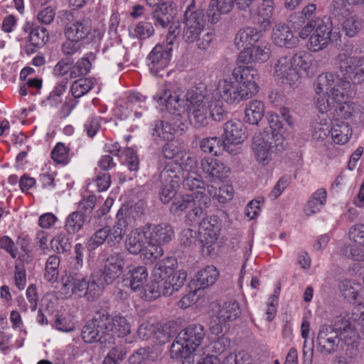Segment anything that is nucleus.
Masks as SVG:
<instances>
[{
	"label": "nucleus",
	"mask_w": 364,
	"mask_h": 364,
	"mask_svg": "<svg viewBox=\"0 0 364 364\" xmlns=\"http://www.w3.org/2000/svg\"><path fill=\"white\" fill-rule=\"evenodd\" d=\"M251 97L230 77L220 79L217 85L194 87L186 92L183 99L177 92L166 86L153 96L159 106H165L168 112L186 114L189 123L199 129L207 126L210 120L220 121L225 114L223 102L237 105Z\"/></svg>",
	"instance_id": "nucleus-1"
},
{
	"label": "nucleus",
	"mask_w": 364,
	"mask_h": 364,
	"mask_svg": "<svg viewBox=\"0 0 364 364\" xmlns=\"http://www.w3.org/2000/svg\"><path fill=\"white\" fill-rule=\"evenodd\" d=\"M124 265V254L114 253L107 259L102 272H93L89 277L66 273L60 278V293L64 298L75 295L85 296L89 301L94 300L102 294L105 284H112L121 275Z\"/></svg>",
	"instance_id": "nucleus-2"
},
{
	"label": "nucleus",
	"mask_w": 364,
	"mask_h": 364,
	"mask_svg": "<svg viewBox=\"0 0 364 364\" xmlns=\"http://www.w3.org/2000/svg\"><path fill=\"white\" fill-rule=\"evenodd\" d=\"M176 264L175 258L167 257L154 267L144 290V299L151 301L162 295L171 296L183 286L187 273L183 269L174 272Z\"/></svg>",
	"instance_id": "nucleus-3"
},
{
	"label": "nucleus",
	"mask_w": 364,
	"mask_h": 364,
	"mask_svg": "<svg viewBox=\"0 0 364 364\" xmlns=\"http://www.w3.org/2000/svg\"><path fill=\"white\" fill-rule=\"evenodd\" d=\"M314 102L322 114L333 110L337 103H341L347 96L353 95L349 81L341 78L333 73L319 75L314 83Z\"/></svg>",
	"instance_id": "nucleus-4"
},
{
	"label": "nucleus",
	"mask_w": 364,
	"mask_h": 364,
	"mask_svg": "<svg viewBox=\"0 0 364 364\" xmlns=\"http://www.w3.org/2000/svg\"><path fill=\"white\" fill-rule=\"evenodd\" d=\"M287 146V142L281 133L264 131L255 135L252 150L259 163L267 164L272 160V154L284 151Z\"/></svg>",
	"instance_id": "nucleus-5"
},
{
	"label": "nucleus",
	"mask_w": 364,
	"mask_h": 364,
	"mask_svg": "<svg viewBox=\"0 0 364 364\" xmlns=\"http://www.w3.org/2000/svg\"><path fill=\"white\" fill-rule=\"evenodd\" d=\"M210 199L202 191L191 193L176 198L171 206L173 213H182L187 208H191L186 215L187 220L196 223L204 215V209L210 204Z\"/></svg>",
	"instance_id": "nucleus-6"
},
{
	"label": "nucleus",
	"mask_w": 364,
	"mask_h": 364,
	"mask_svg": "<svg viewBox=\"0 0 364 364\" xmlns=\"http://www.w3.org/2000/svg\"><path fill=\"white\" fill-rule=\"evenodd\" d=\"M274 81L284 86L294 88L301 82V74L296 71L291 55L279 57L273 65Z\"/></svg>",
	"instance_id": "nucleus-7"
},
{
	"label": "nucleus",
	"mask_w": 364,
	"mask_h": 364,
	"mask_svg": "<svg viewBox=\"0 0 364 364\" xmlns=\"http://www.w3.org/2000/svg\"><path fill=\"white\" fill-rule=\"evenodd\" d=\"M205 337L204 328L200 324H191L183 329L176 336L171 345L173 353H180V350H196Z\"/></svg>",
	"instance_id": "nucleus-8"
},
{
	"label": "nucleus",
	"mask_w": 364,
	"mask_h": 364,
	"mask_svg": "<svg viewBox=\"0 0 364 364\" xmlns=\"http://www.w3.org/2000/svg\"><path fill=\"white\" fill-rule=\"evenodd\" d=\"M231 77L251 97L258 91L257 80L258 78L257 70L252 66L237 65L232 72Z\"/></svg>",
	"instance_id": "nucleus-9"
},
{
	"label": "nucleus",
	"mask_w": 364,
	"mask_h": 364,
	"mask_svg": "<svg viewBox=\"0 0 364 364\" xmlns=\"http://www.w3.org/2000/svg\"><path fill=\"white\" fill-rule=\"evenodd\" d=\"M340 69L344 79L355 82L364 81V55L358 58L355 56L348 55L346 53L338 55Z\"/></svg>",
	"instance_id": "nucleus-10"
},
{
	"label": "nucleus",
	"mask_w": 364,
	"mask_h": 364,
	"mask_svg": "<svg viewBox=\"0 0 364 364\" xmlns=\"http://www.w3.org/2000/svg\"><path fill=\"white\" fill-rule=\"evenodd\" d=\"M172 48L168 44H157L147 56V66L150 73L155 76H162L171 58Z\"/></svg>",
	"instance_id": "nucleus-11"
},
{
	"label": "nucleus",
	"mask_w": 364,
	"mask_h": 364,
	"mask_svg": "<svg viewBox=\"0 0 364 364\" xmlns=\"http://www.w3.org/2000/svg\"><path fill=\"white\" fill-rule=\"evenodd\" d=\"M109 323V315L105 313H97L93 318L88 321L83 326L81 336L85 343H92L96 341L100 343V339L106 334L105 325Z\"/></svg>",
	"instance_id": "nucleus-12"
},
{
	"label": "nucleus",
	"mask_w": 364,
	"mask_h": 364,
	"mask_svg": "<svg viewBox=\"0 0 364 364\" xmlns=\"http://www.w3.org/2000/svg\"><path fill=\"white\" fill-rule=\"evenodd\" d=\"M149 272L144 266H130L122 277V282L125 287L134 292H139L144 299V290L148 283Z\"/></svg>",
	"instance_id": "nucleus-13"
},
{
	"label": "nucleus",
	"mask_w": 364,
	"mask_h": 364,
	"mask_svg": "<svg viewBox=\"0 0 364 364\" xmlns=\"http://www.w3.org/2000/svg\"><path fill=\"white\" fill-rule=\"evenodd\" d=\"M318 350L325 355L336 352L339 346L338 333L332 326L323 325L316 338Z\"/></svg>",
	"instance_id": "nucleus-14"
},
{
	"label": "nucleus",
	"mask_w": 364,
	"mask_h": 364,
	"mask_svg": "<svg viewBox=\"0 0 364 364\" xmlns=\"http://www.w3.org/2000/svg\"><path fill=\"white\" fill-rule=\"evenodd\" d=\"M223 129V149L229 153H232L233 150L230 146L242 144L247 138L243 125L239 120H230L224 124Z\"/></svg>",
	"instance_id": "nucleus-15"
},
{
	"label": "nucleus",
	"mask_w": 364,
	"mask_h": 364,
	"mask_svg": "<svg viewBox=\"0 0 364 364\" xmlns=\"http://www.w3.org/2000/svg\"><path fill=\"white\" fill-rule=\"evenodd\" d=\"M332 31L331 23L318 21L314 32L311 34L308 42V48L312 52H318L324 49L328 44Z\"/></svg>",
	"instance_id": "nucleus-16"
},
{
	"label": "nucleus",
	"mask_w": 364,
	"mask_h": 364,
	"mask_svg": "<svg viewBox=\"0 0 364 364\" xmlns=\"http://www.w3.org/2000/svg\"><path fill=\"white\" fill-rule=\"evenodd\" d=\"M271 57L270 46L265 42L255 44L249 48L241 51L237 60L243 64L262 63Z\"/></svg>",
	"instance_id": "nucleus-17"
},
{
	"label": "nucleus",
	"mask_w": 364,
	"mask_h": 364,
	"mask_svg": "<svg viewBox=\"0 0 364 364\" xmlns=\"http://www.w3.org/2000/svg\"><path fill=\"white\" fill-rule=\"evenodd\" d=\"M350 96L344 98L341 103H337L333 109V120L349 122V124H353L359 122L361 119L362 112L358 105L354 102L348 101Z\"/></svg>",
	"instance_id": "nucleus-18"
},
{
	"label": "nucleus",
	"mask_w": 364,
	"mask_h": 364,
	"mask_svg": "<svg viewBox=\"0 0 364 364\" xmlns=\"http://www.w3.org/2000/svg\"><path fill=\"white\" fill-rule=\"evenodd\" d=\"M144 228L146 234V241L150 244L162 245L170 242L174 236L172 227L166 223L148 224L144 226Z\"/></svg>",
	"instance_id": "nucleus-19"
},
{
	"label": "nucleus",
	"mask_w": 364,
	"mask_h": 364,
	"mask_svg": "<svg viewBox=\"0 0 364 364\" xmlns=\"http://www.w3.org/2000/svg\"><path fill=\"white\" fill-rule=\"evenodd\" d=\"M200 167L210 181L215 183L228 178L230 173V169L224 163L210 157L200 161Z\"/></svg>",
	"instance_id": "nucleus-20"
},
{
	"label": "nucleus",
	"mask_w": 364,
	"mask_h": 364,
	"mask_svg": "<svg viewBox=\"0 0 364 364\" xmlns=\"http://www.w3.org/2000/svg\"><path fill=\"white\" fill-rule=\"evenodd\" d=\"M272 43L280 48H294L299 45V39L295 36L290 28L283 23L276 24L272 31Z\"/></svg>",
	"instance_id": "nucleus-21"
},
{
	"label": "nucleus",
	"mask_w": 364,
	"mask_h": 364,
	"mask_svg": "<svg viewBox=\"0 0 364 364\" xmlns=\"http://www.w3.org/2000/svg\"><path fill=\"white\" fill-rule=\"evenodd\" d=\"M220 221L216 215L204 218L200 223L198 233L200 240L204 245H210L214 243L220 233Z\"/></svg>",
	"instance_id": "nucleus-22"
},
{
	"label": "nucleus",
	"mask_w": 364,
	"mask_h": 364,
	"mask_svg": "<svg viewBox=\"0 0 364 364\" xmlns=\"http://www.w3.org/2000/svg\"><path fill=\"white\" fill-rule=\"evenodd\" d=\"M100 344L108 352L104 357L102 364H120L125 358L127 352L119 346L115 344V339L112 334H106L100 339Z\"/></svg>",
	"instance_id": "nucleus-23"
},
{
	"label": "nucleus",
	"mask_w": 364,
	"mask_h": 364,
	"mask_svg": "<svg viewBox=\"0 0 364 364\" xmlns=\"http://www.w3.org/2000/svg\"><path fill=\"white\" fill-rule=\"evenodd\" d=\"M262 3L255 10L251 11L252 16L257 21L262 31H267L272 23L274 9V0H261Z\"/></svg>",
	"instance_id": "nucleus-24"
},
{
	"label": "nucleus",
	"mask_w": 364,
	"mask_h": 364,
	"mask_svg": "<svg viewBox=\"0 0 364 364\" xmlns=\"http://www.w3.org/2000/svg\"><path fill=\"white\" fill-rule=\"evenodd\" d=\"M190 21L188 26H184L183 37L188 43H196L200 49H206L213 40L212 32H203L193 27Z\"/></svg>",
	"instance_id": "nucleus-25"
},
{
	"label": "nucleus",
	"mask_w": 364,
	"mask_h": 364,
	"mask_svg": "<svg viewBox=\"0 0 364 364\" xmlns=\"http://www.w3.org/2000/svg\"><path fill=\"white\" fill-rule=\"evenodd\" d=\"M129 218H128L124 213L122 209H119L117 214V221L114 225L112 227H109L108 232V244L110 246L119 244L122 240L124 235Z\"/></svg>",
	"instance_id": "nucleus-26"
},
{
	"label": "nucleus",
	"mask_w": 364,
	"mask_h": 364,
	"mask_svg": "<svg viewBox=\"0 0 364 364\" xmlns=\"http://www.w3.org/2000/svg\"><path fill=\"white\" fill-rule=\"evenodd\" d=\"M177 7L173 2H164L159 4L153 12L155 23L166 27L176 16Z\"/></svg>",
	"instance_id": "nucleus-27"
},
{
	"label": "nucleus",
	"mask_w": 364,
	"mask_h": 364,
	"mask_svg": "<svg viewBox=\"0 0 364 364\" xmlns=\"http://www.w3.org/2000/svg\"><path fill=\"white\" fill-rule=\"evenodd\" d=\"M225 323L219 322L214 318L210 323L209 338L213 342V348L215 352H222L228 344V339L223 335V328Z\"/></svg>",
	"instance_id": "nucleus-28"
},
{
	"label": "nucleus",
	"mask_w": 364,
	"mask_h": 364,
	"mask_svg": "<svg viewBox=\"0 0 364 364\" xmlns=\"http://www.w3.org/2000/svg\"><path fill=\"white\" fill-rule=\"evenodd\" d=\"M262 35L259 31L252 27H246L240 29L236 34L234 43L237 49L245 50L255 45Z\"/></svg>",
	"instance_id": "nucleus-29"
},
{
	"label": "nucleus",
	"mask_w": 364,
	"mask_h": 364,
	"mask_svg": "<svg viewBox=\"0 0 364 364\" xmlns=\"http://www.w3.org/2000/svg\"><path fill=\"white\" fill-rule=\"evenodd\" d=\"M352 128L349 122L333 120L331 125V137L337 144H346L352 136Z\"/></svg>",
	"instance_id": "nucleus-30"
},
{
	"label": "nucleus",
	"mask_w": 364,
	"mask_h": 364,
	"mask_svg": "<svg viewBox=\"0 0 364 364\" xmlns=\"http://www.w3.org/2000/svg\"><path fill=\"white\" fill-rule=\"evenodd\" d=\"M219 272L217 268L213 265H209L198 272L192 283L196 289H205L213 285L217 280Z\"/></svg>",
	"instance_id": "nucleus-31"
},
{
	"label": "nucleus",
	"mask_w": 364,
	"mask_h": 364,
	"mask_svg": "<svg viewBox=\"0 0 364 364\" xmlns=\"http://www.w3.org/2000/svg\"><path fill=\"white\" fill-rule=\"evenodd\" d=\"M105 326L106 332L112 331L119 338L128 336L132 331L131 324L122 315H116L112 318L109 316V323Z\"/></svg>",
	"instance_id": "nucleus-32"
},
{
	"label": "nucleus",
	"mask_w": 364,
	"mask_h": 364,
	"mask_svg": "<svg viewBox=\"0 0 364 364\" xmlns=\"http://www.w3.org/2000/svg\"><path fill=\"white\" fill-rule=\"evenodd\" d=\"M327 199V192L325 188H318L314 191L308 200L305 207L304 213L307 216L320 212L324 207Z\"/></svg>",
	"instance_id": "nucleus-33"
},
{
	"label": "nucleus",
	"mask_w": 364,
	"mask_h": 364,
	"mask_svg": "<svg viewBox=\"0 0 364 364\" xmlns=\"http://www.w3.org/2000/svg\"><path fill=\"white\" fill-rule=\"evenodd\" d=\"M145 228L141 231L135 229L130 232L125 240L126 249L132 255H137L143 250L146 241Z\"/></svg>",
	"instance_id": "nucleus-34"
},
{
	"label": "nucleus",
	"mask_w": 364,
	"mask_h": 364,
	"mask_svg": "<svg viewBox=\"0 0 364 364\" xmlns=\"http://www.w3.org/2000/svg\"><path fill=\"white\" fill-rule=\"evenodd\" d=\"M235 0H211L210 1L208 16L211 23L218 21L221 14L229 13L234 6Z\"/></svg>",
	"instance_id": "nucleus-35"
},
{
	"label": "nucleus",
	"mask_w": 364,
	"mask_h": 364,
	"mask_svg": "<svg viewBox=\"0 0 364 364\" xmlns=\"http://www.w3.org/2000/svg\"><path fill=\"white\" fill-rule=\"evenodd\" d=\"M194 3L191 4L186 9L184 14V24L188 26V23L191 22L193 27L197 30L203 32H210L205 28L206 20L203 11L200 10L194 11Z\"/></svg>",
	"instance_id": "nucleus-36"
},
{
	"label": "nucleus",
	"mask_w": 364,
	"mask_h": 364,
	"mask_svg": "<svg viewBox=\"0 0 364 364\" xmlns=\"http://www.w3.org/2000/svg\"><path fill=\"white\" fill-rule=\"evenodd\" d=\"M265 107L262 102L257 100H252L246 105L244 120L250 124H257L262 119Z\"/></svg>",
	"instance_id": "nucleus-37"
},
{
	"label": "nucleus",
	"mask_w": 364,
	"mask_h": 364,
	"mask_svg": "<svg viewBox=\"0 0 364 364\" xmlns=\"http://www.w3.org/2000/svg\"><path fill=\"white\" fill-rule=\"evenodd\" d=\"M90 30L87 22L77 21L65 28V36L68 39L80 42L89 35Z\"/></svg>",
	"instance_id": "nucleus-38"
},
{
	"label": "nucleus",
	"mask_w": 364,
	"mask_h": 364,
	"mask_svg": "<svg viewBox=\"0 0 364 364\" xmlns=\"http://www.w3.org/2000/svg\"><path fill=\"white\" fill-rule=\"evenodd\" d=\"M206 194L209 198L211 196L213 198L217 200L220 203H225L233 198L234 189L231 185L225 184L222 186L218 190L217 187L212 184H207Z\"/></svg>",
	"instance_id": "nucleus-39"
},
{
	"label": "nucleus",
	"mask_w": 364,
	"mask_h": 364,
	"mask_svg": "<svg viewBox=\"0 0 364 364\" xmlns=\"http://www.w3.org/2000/svg\"><path fill=\"white\" fill-rule=\"evenodd\" d=\"M240 314V309L237 302L229 301L223 304L216 315L219 322H227L235 320Z\"/></svg>",
	"instance_id": "nucleus-40"
},
{
	"label": "nucleus",
	"mask_w": 364,
	"mask_h": 364,
	"mask_svg": "<svg viewBox=\"0 0 364 364\" xmlns=\"http://www.w3.org/2000/svg\"><path fill=\"white\" fill-rule=\"evenodd\" d=\"M95 60V55L93 53H86L71 67L70 76L72 78H75L87 75L91 69L92 62Z\"/></svg>",
	"instance_id": "nucleus-41"
},
{
	"label": "nucleus",
	"mask_w": 364,
	"mask_h": 364,
	"mask_svg": "<svg viewBox=\"0 0 364 364\" xmlns=\"http://www.w3.org/2000/svg\"><path fill=\"white\" fill-rule=\"evenodd\" d=\"M49 35L47 29L44 27L37 26L33 28L29 34V42L34 48L29 50L26 48L28 54L33 53L36 48L43 47L48 41Z\"/></svg>",
	"instance_id": "nucleus-42"
},
{
	"label": "nucleus",
	"mask_w": 364,
	"mask_h": 364,
	"mask_svg": "<svg viewBox=\"0 0 364 364\" xmlns=\"http://www.w3.org/2000/svg\"><path fill=\"white\" fill-rule=\"evenodd\" d=\"M338 333L339 343H343L346 346H353L358 340V333L352 324L344 321L341 326L336 328Z\"/></svg>",
	"instance_id": "nucleus-43"
},
{
	"label": "nucleus",
	"mask_w": 364,
	"mask_h": 364,
	"mask_svg": "<svg viewBox=\"0 0 364 364\" xmlns=\"http://www.w3.org/2000/svg\"><path fill=\"white\" fill-rule=\"evenodd\" d=\"M291 59L296 71H299L301 75V72L308 75L314 61L311 54L304 51H300L291 55Z\"/></svg>",
	"instance_id": "nucleus-44"
},
{
	"label": "nucleus",
	"mask_w": 364,
	"mask_h": 364,
	"mask_svg": "<svg viewBox=\"0 0 364 364\" xmlns=\"http://www.w3.org/2000/svg\"><path fill=\"white\" fill-rule=\"evenodd\" d=\"M182 174L181 166L178 163L168 162L160 173L161 183H173L178 185Z\"/></svg>",
	"instance_id": "nucleus-45"
},
{
	"label": "nucleus",
	"mask_w": 364,
	"mask_h": 364,
	"mask_svg": "<svg viewBox=\"0 0 364 364\" xmlns=\"http://www.w3.org/2000/svg\"><path fill=\"white\" fill-rule=\"evenodd\" d=\"M309 332V323L304 321L301 327V337L304 338L303 344L302 354H303V364H312L314 355V343L313 341H308V336Z\"/></svg>",
	"instance_id": "nucleus-46"
},
{
	"label": "nucleus",
	"mask_w": 364,
	"mask_h": 364,
	"mask_svg": "<svg viewBox=\"0 0 364 364\" xmlns=\"http://www.w3.org/2000/svg\"><path fill=\"white\" fill-rule=\"evenodd\" d=\"M183 186L186 190L191 191L192 193L202 191L205 193L204 183L201 181V176L197 171H191L187 173L183 182Z\"/></svg>",
	"instance_id": "nucleus-47"
},
{
	"label": "nucleus",
	"mask_w": 364,
	"mask_h": 364,
	"mask_svg": "<svg viewBox=\"0 0 364 364\" xmlns=\"http://www.w3.org/2000/svg\"><path fill=\"white\" fill-rule=\"evenodd\" d=\"M154 29L149 22H139L129 28L130 36L134 38L146 39L154 34Z\"/></svg>",
	"instance_id": "nucleus-48"
},
{
	"label": "nucleus",
	"mask_w": 364,
	"mask_h": 364,
	"mask_svg": "<svg viewBox=\"0 0 364 364\" xmlns=\"http://www.w3.org/2000/svg\"><path fill=\"white\" fill-rule=\"evenodd\" d=\"M60 258L57 255L50 256L46 262L44 278L50 283L57 281L59 274Z\"/></svg>",
	"instance_id": "nucleus-49"
},
{
	"label": "nucleus",
	"mask_w": 364,
	"mask_h": 364,
	"mask_svg": "<svg viewBox=\"0 0 364 364\" xmlns=\"http://www.w3.org/2000/svg\"><path fill=\"white\" fill-rule=\"evenodd\" d=\"M360 284L351 279H345L342 281L340 285V290L342 295L350 302H356L358 296V288Z\"/></svg>",
	"instance_id": "nucleus-50"
},
{
	"label": "nucleus",
	"mask_w": 364,
	"mask_h": 364,
	"mask_svg": "<svg viewBox=\"0 0 364 364\" xmlns=\"http://www.w3.org/2000/svg\"><path fill=\"white\" fill-rule=\"evenodd\" d=\"M176 132V129L170 122L159 121L155 124L152 134L164 140H170Z\"/></svg>",
	"instance_id": "nucleus-51"
},
{
	"label": "nucleus",
	"mask_w": 364,
	"mask_h": 364,
	"mask_svg": "<svg viewBox=\"0 0 364 364\" xmlns=\"http://www.w3.org/2000/svg\"><path fill=\"white\" fill-rule=\"evenodd\" d=\"M94 85L92 79L90 78H80L73 82L70 91L72 95L75 98L81 97L86 95Z\"/></svg>",
	"instance_id": "nucleus-52"
},
{
	"label": "nucleus",
	"mask_w": 364,
	"mask_h": 364,
	"mask_svg": "<svg viewBox=\"0 0 364 364\" xmlns=\"http://www.w3.org/2000/svg\"><path fill=\"white\" fill-rule=\"evenodd\" d=\"M84 222V215L80 211L73 212L66 219L65 229L69 233H75L81 229Z\"/></svg>",
	"instance_id": "nucleus-53"
},
{
	"label": "nucleus",
	"mask_w": 364,
	"mask_h": 364,
	"mask_svg": "<svg viewBox=\"0 0 364 364\" xmlns=\"http://www.w3.org/2000/svg\"><path fill=\"white\" fill-rule=\"evenodd\" d=\"M67 90V82L62 80L58 82L47 97V103L57 107L62 102V97Z\"/></svg>",
	"instance_id": "nucleus-54"
},
{
	"label": "nucleus",
	"mask_w": 364,
	"mask_h": 364,
	"mask_svg": "<svg viewBox=\"0 0 364 364\" xmlns=\"http://www.w3.org/2000/svg\"><path fill=\"white\" fill-rule=\"evenodd\" d=\"M177 163L181 166V173L186 171L190 173L191 171H197L196 157L186 150L182 151L179 162Z\"/></svg>",
	"instance_id": "nucleus-55"
},
{
	"label": "nucleus",
	"mask_w": 364,
	"mask_h": 364,
	"mask_svg": "<svg viewBox=\"0 0 364 364\" xmlns=\"http://www.w3.org/2000/svg\"><path fill=\"white\" fill-rule=\"evenodd\" d=\"M200 146L203 151L217 155L223 147V141L221 142L217 136L206 137L200 141Z\"/></svg>",
	"instance_id": "nucleus-56"
},
{
	"label": "nucleus",
	"mask_w": 364,
	"mask_h": 364,
	"mask_svg": "<svg viewBox=\"0 0 364 364\" xmlns=\"http://www.w3.org/2000/svg\"><path fill=\"white\" fill-rule=\"evenodd\" d=\"M146 97L139 92H131L127 101V105L129 109L134 111V115L136 117H140L141 116V112L136 111V108H146L145 102Z\"/></svg>",
	"instance_id": "nucleus-57"
},
{
	"label": "nucleus",
	"mask_w": 364,
	"mask_h": 364,
	"mask_svg": "<svg viewBox=\"0 0 364 364\" xmlns=\"http://www.w3.org/2000/svg\"><path fill=\"white\" fill-rule=\"evenodd\" d=\"M181 146L176 142L166 143L162 149L163 155L166 159H172L171 162L176 163L179 162V159L182 154V151H184Z\"/></svg>",
	"instance_id": "nucleus-58"
},
{
	"label": "nucleus",
	"mask_w": 364,
	"mask_h": 364,
	"mask_svg": "<svg viewBox=\"0 0 364 364\" xmlns=\"http://www.w3.org/2000/svg\"><path fill=\"white\" fill-rule=\"evenodd\" d=\"M159 352L154 347L141 348L133 355L131 359L133 362L141 363L142 360H155Z\"/></svg>",
	"instance_id": "nucleus-59"
},
{
	"label": "nucleus",
	"mask_w": 364,
	"mask_h": 364,
	"mask_svg": "<svg viewBox=\"0 0 364 364\" xmlns=\"http://www.w3.org/2000/svg\"><path fill=\"white\" fill-rule=\"evenodd\" d=\"M330 124L326 119H321L314 127L313 138L316 140H324L331 136Z\"/></svg>",
	"instance_id": "nucleus-60"
},
{
	"label": "nucleus",
	"mask_w": 364,
	"mask_h": 364,
	"mask_svg": "<svg viewBox=\"0 0 364 364\" xmlns=\"http://www.w3.org/2000/svg\"><path fill=\"white\" fill-rule=\"evenodd\" d=\"M348 237L350 241L354 242L355 245L358 246L363 247L362 249H364V225L358 223L350 228L348 231ZM348 247H351L348 245ZM353 249H358L357 247H353Z\"/></svg>",
	"instance_id": "nucleus-61"
},
{
	"label": "nucleus",
	"mask_w": 364,
	"mask_h": 364,
	"mask_svg": "<svg viewBox=\"0 0 364 364\" xmlns=\"http://www.w3.org/2000/svg\"><path fill=\"white\" fill-rule=\"evenodd\" d=\"M51 248L58 253H63L71 247L69 238L64 234L60 233L50 241Z\"/></svg>",
	"instance_id": "nucleus-62"
},
{
	"label": "nucleus",
	"mask_w": 364,
	"mask_h": 364,
	"mask_svg": "<svg viewBox=\"0 0 364 364\" xmlns=\"http://www.w3.org/2000/svg\"><path fill=\"white\" fill-rule=\"evenodd\" d=\"M161 189L159 191V198L163 203H168L176 196L178 185L173 183H161Z\"/></svg>",
	"instance_id": "nucleus-63"
},
{
	"label": "nucleus",
	"mask_w": 364,
	"mask_h": 364,
	"mask_svg": "<svg viewBox=\"0 0 364 364\" xmlns=\"http://www.w3.org/2000/svg\"><path fill=\"white\" fill-rule=\"evenodd\" d=\"M146 242L148 245L147 246L144 245L141 252L144 256V259L152 262L163 255L164 250L161 245L150 244L148 241Z\"/></svg>",
	"instance_id": "nucleus-64"
}]
</instances>
